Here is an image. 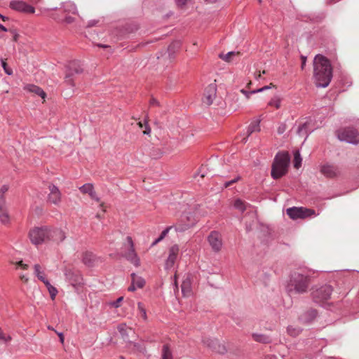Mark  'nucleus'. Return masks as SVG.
<instances>
[{"label":"nucleus","mask_w":359,"mask_h":359,"mask_svg":"<svg viewBox=\"0 0 359 359\" xmlns=\"http://www.w3.org/2000/svg\"><path fill=\"white\" fill-rule=\"evenodd\" d=\"M313 76L317 87H327L332 78V68L328 59L316 55L313 60Z\"/></svg>","instance_id":"f257e3e1"},{"label":"nucleus","mask_w":359,"mask_h":359,"mask_svg":"<svg viewBox=\"0 0 359 359\" xmlns=\"http://www.w3.org/2000/svg\"><path fill=\"white\" fill-rule=\"evenodd\" d=\"M311 284V278L304 271L294 272L287 285V292L292 295L294 294H304L307 292Z\"/></svg>","instance_id":"f03ea898"},{"label":"nucleus","mask_w":359,"mask_h":359,"mask_svg":"<svg viewBox=\"0 0 359 359\" xmlns=\"http://www.w3.org/2000/svg\"><path fill=\"white\" fill-rule=\"evenodd\" d=\"M290 163V156L287 152H278L272 163L271 177L277 180L284 176L287 172Z\"/></svg>","instance_id":"7ed1b4c3"},{"label":"nucleus","mask_w":359,"mask_h":359,"mask_svg":"<svg viewBox=\"0 0 359 359\" xmlns=\"http://www.w3.org/2000/svg\"><path fill=\"white\" fill-rule=\"evenodd\" d=\"M332 287L330 285H324L312 292L313 301L319 304H323L328 300L332 292Z\"/></svg>","instance_id":"20e7f679"},{"label":"nucleus","mask_w":359,"mask_h":359,"mask_svg":"<svg viewBox=\"0 0 359 359\" xmlns=\"http://www.w3.org/2000/svg\"><path fill=\"white\" fill-rule=\"evenodd\" d=\"M337 137L340 141L352 144L359 143V133L353 128H347L337 131Z\"/></svg>","instance_id":"39448f33"},{"label":"nucleus","mask_w":359,"mask_h":359,"mask_svg":"<svg viewBox=\"0 0 359 359\" xmlns=\"http://www.w3.org/2000/svg\"><path fill=\"white\" fill-rule=\"evenodd\" d=\"M66 237V233L62 229L47 226L46 243L59 245Z\"/></svg>","instance_id":"423d86ee"},{"label":"nucleus","mask_w":359,"mask_h":359,"mask_svg":"<svg viewBox=\"0 0 359 359\" xmlns=\"http://www.w3.org/2000/svg\"><path fill=\"white\" fill-rule=\"evenodd\" d=\"M47 226L36 227L30 230L29 237L31 242L35 245L46 243Z\"/></svg>","instance_id":"0eeeda50"},{"label":"nucleus","mask_w":359,"mask_h":359,"mask_svg":"<svg viewBox=\"0 0 359 359\" xmlns=\"http://www.w3.org/2000/svg\"><path fill=\"white\" fill-rule=\"evenodd\" d=\"M287 215L293 219L305 218L316 215L315 211L311 209H307L304 208H290L287 210Z\"/></svg>","instance_id":"6e6552de"},{"label":"nucleus","mask_w":359,"mask_h":359,"mask_svg":"<svg viewBox=\"0 0 359 359\" xmlns=\"http://www.w3.org/2000/svg\"><path fill=\"white\" fill-rule=\"evenodd\" d=\"M208 242L213 252H219L221 251L223 242L220 233L216 231H211L208 236Z\"/></svg>","instance_id":"1a4fd4ad"},{"label":"nucleus","mask_w":359,"mask_h":359,"mask_svg":"<svg viewBox=\"0 0 359 359\" xmlns=\"http://www.w3.org/2000/svg\"><path fill=\"white\" fill-rule=\"evenodd\" d=\"M126 240L128 245V252L125 253L124 257L133 265L135 266H139L140 264V261L137 253L135 252L133 239L130 236H128Z\"/></svg>","instance_id":"9d476101"},{"label":"nucleus","mask_w":359,"mask_h":359,"mask_svg":"<svg viewBox=\"0 0 359 359\" xmlns=\"http://www.w3.org/2000/svg\"><path fill=\"white\" fill-rule=\"evenodd\" d=\"M68 68L69 70V73H68L66 75L65 81L67 85H69V86L74 87V84L73 79H72V76L73 74L81 73L83 72V69H82L80 62H79V61L70 62L68 65Z\"/></svg>","instance_id":"9b49d317"},{"label":"nucleus","mask_w":359,"mask_h":359,"mask_svg":"<svg viewBox=\"0 0 359 359\" xmlns=\"http://www.w3.org/2000/svg\"><path fill=\"white\" fill-rule=\"evenodd\" d=\"M9 6L11 9L25 13H34L35 12V8L33 6L22 1H11Z\"/></svg>","instance_id":"f8f14e48"},{"label":"nucleus","mask_w":359,"mask_h":359,"mask_svg":"<svg viewBox=\"0 0 359 359\" xmlns=\"http://www.w3.org/2000/svg\"><path fill=\"white\" fill-rule=\"evenodd\" d=\"M217 87L214 83H211L207 86L205 89L202 102L207 106H210L212 104L216 97Z\"/></svg>","instance_id":"ddd939ff"},{"label":"nucleus","mask_w":359,"mask_h":359,"mask_svg":"<svg viewBox=\"0 0 359 359\" xmlns=\"http://www.w3.org/2000/svg\"><path fill=\"white\" fill-rule=\"evenodd\" d=\"M50 193L48 196V201L54 205H59L61 201L62 194L58 187L54 184H50L48 187Z\"/></svg>","instance_id":"4468645a"},{"label":"nucleus","mask_w":359,"mask_h":359,"mask_svg":"<svg viewBox=\"0 0 359 359\" xmlns=\"http://www.w3.org/2000/svg\"><path fill=\"white\" fill-rule=\"evenodd\" d=\"M179 250L180 249L177 245H173L170 248L169 255L165 263V269L168 270L173 267L177 259Z\"/></svg>","instance_id":"2eb2a0df"},{"label":"nucleus","mask_w":359,"mask_h":359,"mask_svg":"<svg viewBox=\"0 0 359 359\" xmlns=\"http://www.w3.org/2000/svg\"><path fill=\"white\" fill-rule=\"evenodd\" d=\"M320 172L327 177L332 178L339 174V169L332 165H324L320 168Z\"/></svg>","instance_id":"dca6fc26"},{"label":"nucleus","mask_w":359,"mask_h":359,"mask_svg":"<svg viewBox=\"0 0 359 359\" xmlns=\"http://www.w3.org/2000/svg\"><path fill=\"white\" fill-rule=\"evenodd\" d=\"M6 201L2 197L0 198V220L3 224L9 222V216L5 207Z\"/></svg>","instance_id":"f3484780"},{"label":"nucleus","mask_w":359,"mask_h":359,"mask_svg":"<svg viewBox=\"0 0 359 359\" xmlns=\"http://www.w3.org/2000/svg\"><path fill=\"white\" fill-rule=\"evenodd\" d=\"M34 273L38 279L43 283L48 280L46 276L44 269L40 264H36L34 265Z\"/></svg>","instance_id":"a211bd4d"},{"label":"nucleus","mask_w":359,"mask_h":359,"mask_svg":"<svg viewBox=\"0 0 359 359\" xmlns=\"http://www.w3.org/2000/svg\"><path fill=\"white\" fill-rule=\"evenodd\" d=\"M61 8L64 12L68 14H76L77 8L76 4L72 1H66L62 4Z\"/></svg>","instance_id":"6ab92c4d"},{"label":"nucleus","mask_w":359,"mask_h":359,"mask_svg":"<svg viewBox=\"0 0 359 359\" xmlns=\"http://www.w3.org/2000/svg\"><path fill=\"white\" fill-rule=\"evenodd\" d=\"M24 89L27 91L38 95L42 98H45L46 97V93L41 88L34 84H27L24 87Z\"/></svg>","instance_id":"aec40b11"},{"label":"nucleus","mask_w":359,"mask_h":359,"mask_svg":"<svg viewBox=\"0 0 359 359\" xmlns=\"http://www.w3.org/2000/svg\"><path fill=\"white\" fill-rule=\"evenodd\" d=\"M182 292L184 296H189L191 292V283L189 278L184 279L181 285Z\"/></svg>","instance_id":"412c9836"},{"label":"nucleus","mask_w":359,"mask_h":359,"mask_svg":"<svg viewBox=\"0 0 359 359\" xmlns=\"http://www.w3.org/2000/svg\"><path fill=\"white\" fill-rule=\"evenodd\" d=\"M80 191L83 194H88L91 198H94L95 192L92 184H85L79 188Z\"/></svg>","instance_id":"4be33fe9"},{"label":"nucleus","mask_w":359,"mask_h":359,"mask_svg":"<svg viewBox=\"0 0 359 359\" xmlns=\"http://www.w3.org/2000/svg\"><path fill=\"white\" fill-rule=\"evenodd\" d=\"M309 124L308 122L304 123L298 127L297 131L299 136L304 137V140H306L309 135Z\"/></svg>","instance_id":"5701e85b"},{"label":"nucleus","mask_w":359,"mask_h":359,"mask_svg":"<svg viewBox=\"0 0 359 359\" xmlns=\"http://www.w3.org/2000/svg\"><path fill=\"white\" fill-rule=\"evenodd\" d=\"M131 277H132V283H133V285H135V286L137 288H142L144 287V285L145 284V280L144 278H142L140 276H137L134 273H133L131 274Z\"/></svg>","instance_id":"b1692460"},{"label":"nucleus","mask_w":359,"mask_h":359,"mask_svg":"<svg viewBox=\"0 0 359 359\" xmlns=\"http://www.w3.org/2000/svg\"><path fill=\"white\" fill-rule=\"evenodd\" d=\"M259 123V120H255L250 124L247 129L248 136L250 135L254 132H258L260 130Z\"/></svg>","instance_id":"393cba45"},{"label":"nucleus","mask_w":359,"mask_h":359,"mask_svg":"<svg viewBox=\"0 0 359 359\" xmlns=\"http://www.w3.org/2000/svg\"><path fill=\"white\" fill-rule=\"evenodd\" d=\"M172 226L176 231L182 232L189 229L191 226V224L183 223L182 220H180Z\"/></svg>","instance_id":"a878e982"},{"label":"nucleus","mask_w":359,"mask_h":359,"mask_svg":"<svg viewBox=\"0 0 359 359\" xmlns=\"http://www.w3.org/2000/svg\"><path fill=\"white\" fill-rule=\"evenodd\" d=\"M44 285L47 287V290L50 294L51 299L54 300L55 299V297H56L57 292H58L57 290L56 289V287L53 286L48 280L46 281L44 283Z\"/></svg>","instance_id":"bb28decb"},{"label":"nucleus","mask_w":359,"mask_h":359,"mask_svg":"<svg viewBox=\"0 0 359 359\" xmlns=\"http://www.w3.org/2000/svg\"><path fill=\"white\" fill-rule=\"evenodd\" d=\"M317 316V311L314 309L308 311L302 317V320L306 322H310L313 320Z\"/></svg>","instance_id":"cd10ccee"},{"label":"nucleus","mask_w":359,"mask_h":359,"mask_svg":"<svg viewBox=\"0 0 359 359\" xmlns=\"http://www.w3.org/2000/svg\"><path fill=\"white\" fill-rule=\"evenodd\" d=\"M180 46V43L179 41H175L172 43L168 48L167 52L169 57L172 58L174 57V53L175 50L179 48Z\"/></svg>","instance_id":"c85d7f7f"},{"label":"nucleus","mask_w":359,"mask_h":359,"mask_svg":"<svg viewBox=\"0 0 359 359\" xmlns=\"http://www.w3.org/2000/svg\"><path fill=\"white\" fill-rule=\"evenodd\" d=\"M162 359H173L172 352L168 344L163 346Z\"/></svg>","instance_id":"c756f323"},{"label":"nucleus","mask_w":359,"mask_h":359,"mask_svg":"<svg viewBox=\"0 0 359 359\" xmlns=\"http://www.w3.org/2000/svg\"><path fill=\"white\" fill-rule=\"evenodd\" d=\"M210 342L207 344V345L210 347H212L214 349H216V347L214 346L213 345L214 344L217 345V341H215V340H210ZM216 351L222 354H224L226 352V347L224 345H220V344H218V349H217Z\"/></svg>","instance_id":"7c9ffc66"},{"label":"nucleus","mask_w":359,"mask_h":359,"mask_svg":"<svg viewBox=\"0 0 359 359\" xmlns=\"http://www.w3.org/2000/svg\"><path fill=\"white\" fill-rule=\"evenodd\" d=\"M302 158L298 150L294 152V167L297 169L299 168L302 165Z\"/></svg>","instance_id":"2f4dec72"},{"label":"nucleus","mask_w":359,"mask_h":359,"mask_svg":"<svg viewBox=\"0 0 359 359\" xmlns=\"http://www.w3.org/2000/svg\"><path fill=\"white\" fill-rule=\"evenodd\" d=\"M252 337L256 341L258 342L269 343L270 341L269 337L262 334H253Z\"/></svg>","instance_id":"473e14b6"},{"label":"nucleus","mask_w":359,"mask_h":359,"mask_svg":"<svg viewBox=\"0 0 359 359\" xmlns=\"http://www.w3.org/2000/svg\"><path fill=\"white\" fill-rule=\"evenodd\" d=\"M233 206L236 209L243 212L246 210V204L241 199H236L234 202Z\"/></svg>","instance_id":"72a5a7b5"},{"label":"nucleus","mask_w":359,"mask_h":359,"mask_svg":"<svg viewBox=\"0 0 359 359\" xmlns=\"http://www.w3.org/2000/svg\"><path fill=\"white\" fill-rule=\"evenodd\" d=\"M281 99L276 95L271 99L269 102V105L271 107H274L276 109H279L280 107Z\"/></svg>","instance_id":"f704fd0d"},{"label":"nucleus","mask_w":359,"mask_h":359,"mask_svg":"<svg viewBox=\"0 0 359 359\" xmlns=\"http://www.w3.org/2000/svg\"><path fill=\"white\" fill-rule=\"evenodd\" d=\"M137 309L140 312V315L141 318H142V319L144 320H147V311H146V309L142 302L137 303Z\"/></svg>","instance_id":"c9c22d12"},{"label":"nucleus","mask_w":359,"mask_h":359,"mask_svg":"<svg viewBox=\"0 0 359 359\" xmlns=\"http://www.w3.org/2000/svg\"><path fill=\"white\" fill-rule=\"evenodd\" d=\"M238 54V53H236L234 51H230V52L227 53L226 54H220L219 57L221 59H222L223 60L229 62L231 61V57Z\"/></svg>","instance_id":"e433bc0d"},{"label":"nucleus","mask_w":359,"mask_h":359,"mask_svg":"<svg viewBox=\"0 0 359 359\" xmlns=\"http://www.w3.org/2000/svg\"><path fill=\"white\" fill-rule=\"evenodd\" d=\"M94 256L91 252H86L83 257V262L85 264L90 265L93 261Z\"/></svg>","instance_id":"4c0bfd02"},{"label":"nucleus","mask_w":359,"mask_h":359,"mask_svg":"<svg viewBox=\"0 0 359 359\" xmlns=\"http://www.w3.org/2000/svg\"><path fill=\"white\" fill-rule=\"evenodd\" d=\"M287 333L292 336L296 337L299 334L302 330L299 327H294L293 326H288L287 328Z\"/></svg>","instance_id":"58836bf2"},{"label":"nucleus","mask_w":359,"mask_h":359,"mask_svg":"<svg viewBox=\"0 0 359 359\" xmlns=\"http://www.w3.org/2000/svg\"><path fill=\"white\" fill-rule=\"evenodd\" d=\"M65 275L67 276V278L69 280L72 285H75L76 284L80 283L79 276H76L74 279H72V278H70V276H72L73 274L71 272L66 273Z\"/></svg>","instance_id":"ea45409f"},{"label":"nucleus","mask_w":359,"mask_h":359,"mask_svg":"<svg viewBox=\"0 0 359 359\" xmlns=\"http://www.w3.org/2000/svg\"><path fill=\"white\" fill-rule=\"evenodd\" d=\"M1 66L6 74L8 75H11L13 74L12 69L8 67L6 62L4 60H1Z\"/></svg>","instance_id":"a19ab883"},{"label":"nucleus","mask_w":359,"mask_h":359,"mask_svg":"<svg viewBox=\"0 0 359 359\" xmlns=\"http://www.w3.org/2000/svg\"><path fill=\"white\" fill-rule=\"evenodd\" d=\"M11 340L10 336H6L1 328L0 327V341L7 342Z\"/></svg>","instance_id":"79ce46f5"},{"label":"nucleus","mask_w":359,"mask_h":359,"mask_svg":"<svg viewBox=\"0 0 359 359\" xmlns=\"http://www.w3.org/2000/svg\"><path fill=\"white\" fill-rule=\"evenodd\" d=\"M286 129H287L286 124L284 123H281L279 124V126L277 128V132L279 135H281L285 132Z\"/></svg>","instance_id":"37998d69"},{"label":"nucleus","mask_w":359,"mask_h":359,"mask_svg":"<svg viewBox=\"0 0 359 359\" xmlns=\"http://www.w3.org/2000/svg\"><path fill=\"white\" fill-rule=\"evenodd\" d=\"M241 180V176L238 175L237 177H236L235 178H233V180H230V181H227L224 183V187H228L229 186H231V184L238 182L239 180Z\"/></svg>","instance_id":"c03bdc74"},{"label":"nucleus","mask_w":359,"mask_h":359,"mask_svg":"<svg viewBox=\"0 0 359 359\" xmlns=\"http://www.w3.org/2000/svg\"><path fill=\"white\" fill-rule=\"evenodd\" d=\"M271 85L272 84H270V86H264L262 88H260L259 89L251 90V93H261V92H263V91H264L266 90L270 89L271 88Z\"/></svg>","instance_id":"a18cd8bd"},{"label":"nucleus","mask_w":359,"mask_h":359,"mask_svg":"<svg viewBox=\"0 0 359 359\" xmlns=\"http://www.w3.org/2000/svg\"><path fill=\"white\" fill-rule=\"evenodd\" d=\"M173 229V226H168L165 229L160 235V239H163L168 233L170 229Z\"/></svg>","instance_id":"49530a36"},{"label":"nucleus","mask_w":359,"mask_h":359,"mask_svg":"<svg viewBox=\"0 0 359 359\" xmlns=\"http://www.w3.org/2000/svg\"><path fill=\"white\" fill-rule=\"evenodd\" d=\"M123 297H120L116 301L111 302V304L114 308H118L120 306V303L123 301Z\"/></svg>","instance_id":"de8ad7c7"},{"label":"nucleus","mask_w":359,"mask_h":359,"mask_svg":"<svg viewBox=\"0 0 359 359\" xmlns=\"http://www.w3.org/2000/svg\"><path fill=\"white\" fill-rule=\"evenodd\" d=\"M8 190V187L7 185H3L0 189V198L2 197L4 199V194Z\"/></svg>","instance_id":"09e8293b"},{"label":"nucleus","mask_w":359,"mask_h":359,"mask_svg":"<svg viewBox=\"0 0 359 359\" xmlns=\"http://www.w3.org/2000/svg\"><path fill=\"white\" fill-rule=\"evenodd\" d=\"M144 128L145 129L143 130V133L144 135H150V133H151V128L149 126L147 122H145V123H144Z\"/></svg>","instance_id":"8fccbe9b"},{"label":"nucleus","mask_w":359,"mask_h":359,"mask_svg":"<svg viewBox=\"0 0 359 359\" xmlns=\"http://www.w3.org/2000/svg\"><path fill=\"white\" fill-rule=\"evenodd\" d=\"M187 0H175V3L178 7H183L187 4Z\"/></svg>","instance_id":"3c124183"},{"label":"nucleus","mask_w":359,"mask_h":359,"mask_svg":"<svg viewBox=\"0 0 359 359\" xmlns=\"http://www.w3.org/2000/svg\"><path fill=\"white\" fill-rule=\"evenodd\" d=\"M241 92L248 99L250 97V95H252L253 93H251V91H248L245 89H241Z\"/></svg>","instance_id":"603ef678"},{"label":"nucleus","mask_w":359,"mask_h":359,"mask_svg":"<svg viewBox=\"0 0 359 359\" xmlns=\"http://www.w3.org/2000/svg\"><path fill=\"white\" fill-rule=\"evenodd\" d=\"M17 265L18 266H20L23 269H28V265L25 264H23L22 261H20V262H17Z\"/></svg>","instance_id":"864d4df0"},{"label":"nucleus","mask_w":359,"mask_h":359,"mask_svg":"<svg viewBox=\"0 0 359 359\" xmlns=\"http://www.w3.org/2000/svg\"><path fill=\"white\" fill-rule=\"evenodd\" d=\"M118 331L121 334L123 337L125 338V331H126V330H125V327H124L123 325L118 326Z\"/></svg>","instance_id":"5fc2aeb1"},{"label":"nucleus","mask_w":359,"mask_h":359,"mask_svg":"<svg viewBox=\"0 0 359 359\" xmlns=\"http://www.w3.org/2000/svg\"><path fill=\"white\" fill-rule=\"evenodd\" d=\"M74 20V18L71 16H67L65 19V22H67L68 24L73 22Z\"/></svg>","instance_id":"6e6d98bb"},{"label":"nucleus","mask_w":359,"mask_h":359,"mask_svg":"<svg viewBox=\"0 0 359 359\" xmlns=\"http://www.w3.org/2000/svg\"><path fill=\"white\" fill-rule=\"evenodd\" d=\"M137 289V287L135 286V285H133V283H131V285L128 287V291L130 292H134Z\"/></svg>","instance_id":"4d7b16f0"},{"label":"nucleus","mask_w":359,"mask_h":359,"mask_svg":"<svg viewBox=\"0 0 359 359\" xmlns=\"http://www.w3.org/2000/svg\"><path fill=\"white\" fill-rule=\"evenodd\" d=\"M20 278L22 281H24L25 283H27V282H28V280H29L28 277H27V276H25V275H24V274H21V275L20 276Z\"/></svg>","instance_id":"13d9d810"},{"label":"nucleus","mask_w":359,"mask_h":359,"mask_svg":"<svg viewBox=\"0 0 359 359\" xmlns=\"http://www.w3.org/2000/svg\"><path fill=\"white\" fill-rule=\"evenodd\" d=\"M301 58H302V69H303L304 68L305 65H306V57L302 56Z\"/></svg>","instance_id":"bf43d9fd"},{"label":"nucleus","mask_w":359,"mask_h":359,"mask_svg":"<svg viewBox=\"0 0 359 359\" xmlns=\"http://www.w3.org/2000/svg\"><path fill=\"white\" fill-rule=\"evenodd\" d=\"M11 32L13 33V40H14L15 41H18V36H19L18 34H17V33L15 32V31H14V30H11Z\"/></svg>","instance_id":"052dcab7"},{"label":"nucleus","mask_w":359,"mask_h":359,"mask_svg":"<svg viewBox=\"0 0 359 359\" xmlns=\"http://www.w3.org/2000/svg\"><path fill=\"white\" fill-rule=\"evenodd\" d=\"M55 332L59 336L60 342L61 343H64V336H63V334L62 332H57L56 331H55Z\"/></svg>","instance_id":"680f3d73"},{"label":"nucleus","mask_w":359,"mask_h":359,"mask_svg":"<svg viewBox=\"0 0 359 359\" xmlns=\"http://www.w3.org/2000/svg\"><path fill=\"white\" fill-rule=\"evenodd\" d=\"M96 23H97V21H96V20H90V21H89V22H88V27H93V26H95V25H96Z\"/></svg>","instance_id":"e2e57ef3"},{"label":"nucleus","mask_w":359,"mask_h":359,"mask_svg":"<svg viewBox=\"0 0 359 359\" xmlns=\"http://www.w3.org/2000/svg\"><path fill=\"white\" fill-rule=\"evenodd\" d=\"M150 104H156L158 105V102L154 99V98H151V100H150Z\"/></svg>","instance_id":"0e129e2a"},{"label":"nucleus","mask_w":359,"mask_h":359,"mask_svg":"<svg viewBox=\"0 0 359 359\" xmlns=\"http://www.w3.org/2000/svg\"><path fill=\"white\" fill-rule=\"evenodd\" d=\"M162 240H163V239H160V236H159L158 238H156V239L153 242V243H152V245H152V246H154V245H156L158 242L161 241Z\"/></svg>","instance_id":"69168bd1"},{"label":"nucleus","mask_w":359,"mask_h":359,"mask_svg":"<svg viewBox=\"0 0 359 359\" xmlns=\"http://www.w3.org/2000/svg\"><path fill=\"white\" fill-rule=\"evenodd\" d=\"M0 30L3 31V32H8V29L6 28L4 25H2L1 24H0ZM0 37H1V36L0 35Z\"/></svg>","instance_id":"338daca9"},{"label":"nucleus","mask_w":359,"mask_h":359,"mask_svg":"<svg viewBox=\"0 0 359 359\" xmlns=\"http://www.w3.org/2000/svg\"><path fill=\"white\" fill-rule=\"evenodd\" d=\"M0 18L2 19L4 21H6L8 19V17H6L0 13Z\"/></svg>","instance_id":"774afa93"}]
</instances>
